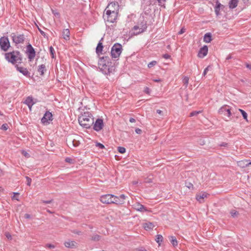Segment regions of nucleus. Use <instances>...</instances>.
I'll use <instances>...</instances> for the list:
<instances>
[{
	"instance_id": "nucleus-1",
	"label": "nucleus",
	"mask_w": 251,
	"mask_h": 251,
	"mask_svg": "<svg viewBox=\"0 0 251 251\" xmlns=\"http://www.w3.org/2000/svg\"><path fill=\"white\" fill-rule=\"evenodd\" d=\"M99 68L105 75L112 73L115 71V67L112 65L110 59L108 56L100 57L98 62Z\"/></svg>"
},
{
	"instance_id": "nucleus-2",
	"label": "nucleus",
	"mask_w": 251,
	"mask_h": 251,
	"mask_svg": "<svg viewBox=\"0 0 251 251\" xmlns=\"http://www.w3.org/2000/svg\"><path fill=\"white\" fill-rule=\"evenodd\" d=\"M118 5L116 3H110L107 7L105 13L103 15L104 20L110 23H114L117 17V12L116 10Z\"/></svg>"
},
{
	"instance_id": "nucleus-3",
	"label": "nucleus",
	"mask_w": 251,
	"mask_h": 251,
	"mask_svg": "<svg viewBox=\"0 0 251 251\" xmlns=\"http://www.w3.org/2000/svg\"><path fill=\"white\" fill-rule=\"evenodd\" d=\"M78 122L81 126L86 128H89L94 124V118L91 113L84 112L79 117Z\"/></svg>"
},
{
	"instance_id": "nucleus-4",
	"label": "nucleus",
	"mask_w": 251,
	"mask_h": 251,
	"mask_svg": "<svg viewBox=\"0 0 251 251\" xmlns=\"http://www.w3.org/2000/svg\"><path fill=\"white\" fill-rule=\"evenodd\" d=\"M5 59L8 62L13 65L17 63H21L22 61V57L20 51L14 50L11 52L5 53L4 54Z\"/></svg>"
},
{
	"instance_id": "nucleus-5",
	"label": "nucleus",
	"mask_w": 251,
	"mask_h": 251,
	"mask_svg": "<svg viewBox=\"0 0 251 251\" xmlns=\"http://www.w3.org/2000/svg\"><path fill=\"white\" fill-rule=\"evenodd\" d=\"M122 51V45L118 43L115 44L111 50V55L112 57L115 59L118 58L121 54Z\"/></svg>"
},
{
	"instance_id": "nucleus-6",
	"label": "nucleus",
	"mask_w": 251,
	"mask_h": 251,
	"mask_svg": "<svg viewBox=\"0 0 251 251\" xmlns=\"http://www.w3.org/2000/svg\"><path fill=\"white\" fill-rule=\"evenodd\" d=\"M13 42L16 45L23 44L25 40V36L24 34L12 33L10 35Z\"/></svg>"
},
{
	"instance_id": "nucleus-7",
	"label": "nucleus",
	"mask_w": 251,
	"mask_h": 251,
	"mask_svg": "<svg viewBox=\"0 0 251 251\" xmlns=\"http://www.w3.org/2000/svg\"><path fill=\"white\" fill-rule=\"evenodd\" d=\"M10 47V42L8 37H2L0 38V48L4 51H6Z\"/></svg>"
},
{
	"instance_id": "nucleus-8",
	"label": "nucleus",
	"mask_w": 251,
	"mask_h": 251,
	"mask_svg": "<svg viewBox=\"0 0 251 251\" xmlns=\"http://www.w3.org/2000/svg\"><path fill=\"white\" fill-rule=\"evenodd\" d=\"M26 53L29 60L32 61L34 58L36 53L34 49L30 44L26 46Z\"/></svg>"
},
{
	"instance_id": "nucleus-9",
	"label": "nucleus",
	"mask_w": 251,
	"mask_h": 251,
	"mask_svg": "<svg viewBox=\"0 0 251 251\" xmlns=\"http://www.w3.org/2000/svg\"><path fill=\"white\" fill-rule=\"evenodd\" d=\"M113 195L106 194L101 196L100 200L103 203L110 204L113 202Z\"/></svg>"
},
{
	"instance_id": "nucleus-10",
	"label": "nucleus",
	"mask_w": 251,
	"mask_h": 251,
	"mask_svg": "<svg viewBox=\"0 0 251 251\" xmlns=\"http://www.w3.org/2000/svg\"><path fill=\"white\" fill-rule=\"evenodd\" d=\"M52 120V115L49 111H47L44 115L43 117L41 119L42 123L44 125L49 124V121Z\"/></svg>"
},
{
	"instance_id": "nucleus-11",
	"label": "nucleus",
	"mask_w": 251,
	"mask_h": 251,
	"mask_svg": "<svg viewBox=\"0 0 251 251\" xmlns=\"http://www.w3.org/2000/svg\"><path fill=\"white\" fill-rule=\"evenodd\" d=\"M93 125V129L96 131H99L103 127V120L101 119H98L95 122H94Z\"/></svg>"
},
{
	"instance_id": "nucleus-12",
	"label": "nucleus",
	"mask_w": 251,
	"mask_h": 251,
	"mask_svg": "<svg viewBox=\"0 0 251 251\" xmlns=\"http://www.w3.org/2000/svg\"><path fill=\"white\" fill-rule=\"evenodd\" d=\"M126 197L125 195L122 194L119 197L115 196L113 195V201L112 203H115L116 204H122L125 203V200Z\"/></svg>"
},
{
	"instance_id": "nucleus-13",
	"label": "nucleus",
	"mask_w": 251,
	"mask_h": 251,
	"mask_svg": "<svg viewBox=\"0 0 251 251\" xmlns=\"http://www.w3.org/2000/svg\"><path fill=\"white\" fill-rule=\"evenodd\" d=\"M219 113L220 114L224 115L230 117L231 115L230 109L229 108V106L225 105L222 106L219 110Z\"/></svg>"
},
{
	"instance_id": "nucleus-14",
	"label": "nucleus",
	"mask_w": 251,
	"mask_h": 251,
	"mask_svg": "<svg viewBox=\"0 0 251 251\" xmlns=\"http://www.w3.org/2000/svg\"><path fill=\"white\" fill-rule=\"evenodd\" d=\"M147 28L146 24H144L142 25V26L139 28V27L137 25H135L133 28V30H134L133 34L135 35H137L140 33L144 32Z\"/></svg>"
},
{
	"instance_id": "nucleus-15",
	"label": "nucleus",
	"mask_w": 251,
	"mask_h": 251,
	"mask_svg": "<svg viewBox=\"0 0 251 251\" xmlns=\"http://www.w3.org/2000/svg\"><path fill=\"white\" fill-rule=\"evenodd\" d=\"M15 67L16 68V70L18 72H19L21 73H22L25 76H27L29 75L30 73H29V72H28V71L27 70V69L26 68L19 66L17 65H16Z\"/></svg>"
},
{
	"instance_id": "nucleus-16",
	"label": "nucleus",
	"mask_w": 251,
	"mask_h": 251,
	"mask_svg": "<svg viewBox=\"0 0 251 251\" xmlns=\"http://www.w3.org/2000/svg\"><path fill=\"white\" fill-rule=\"evenodd\" d=\"M208 52V48L207 46H204L202 48H201L198 53V56L199 57L203 58L205 56H206Z\"/></svg>"
},
{
	"instance_id": "nucleus-17",
	"label": "nucleus",
	"mask_w": 251,
	"mask_h": 251,
	"mask_svg": "<svg viewBox=\"0 0 251 251\" xmlns=\"http://www.w3.org/2000/svg\"><path fill=\"white\" fill-rule=\"evenodd\" d=\"M208 194L205 192H201L199 194L197 195L196 199L200 202H202L203 199L206 198Z\"/></svg>"
},
{
	"instance_id": "nucleus-18",
	"label": "nucleus",
	"mask_w": 251,
	"mask_h": 251,
	"mask_svg": "<svg viewBox=\"0 0 251 251\" xmlns=\"http://www.w3.org/2000/svg\"><path fill=\"white\" fill-rule=\"evenodd\" d=\"M66 247L70 248H74L76 246V243L74 241L68 240L64 243Z\"/></svg>"
},
{
	"instance_id": "nucleus-19",
	"label": "nucleus",
	"mask_w": 251,
	"mask_h": 251,
	"mask_svg": "<svg viewBox=\"0 0 251 251\" xmlns=\"http://www.w3.org/2000/svg\"><path fill=\"white\" fill-rule=\"evenodd\" d=\"M103 38H102L101 40L100 41L96 48V51L98 55H100V53H101V51L102 50L103 45L102 42H101Z\"/></svg>"
},
{
	"instance_id": "nucleus-20",
	"label": "nucleus",
	"mask_w": 251,
	"mask_h": 251,
	"mask_svg": "<svg viewBox=\"0 0 251 251\" xmlns=\"http://www.w3.org/2000/svg\"><path fill=\"white\" fill-rule=\"evenodd\" d=\"M134 206H135L134 208L138 211H141V212L147 211V209L144 205H143L139 203H137Z\"/></svg>"
},
{
	"instance_id": "nucleus-21",
	"label": "nucleus",
	"mask_w": 251,
	"mask_h": 251,
	"mask_svg": "<svg viewBox=\"0 0 251 251\" xmlns=\"http://www.w3.org/2000/svg\"><path fill=\"white\" fill-rule=\"evenodd\" d=\"M223 5H222L218 1L216 2V5L215 7V12L217 16L220 15V10L221 8H224Z\"/></svg>"
},
{
	"instance_id": "nucleus-22",
	"label": "nucleus",
	"mask_w": 251,
	"mask_h": 251,
	"mask_svg": "<svg viewBox=\"0 0 251 251\" xmlns=\"http://www.w3.org/2000/svg\"><path fill=\"white\" fill-rule=\"evenodd\" d=\"M70 31L68 29H65L63 30L62 36L63 38L66 40L70 39Z\"/></svg>"
},
{
	"instance_id": "nucleus-23",
	"label": "nucleus",
	"mask_w": 251,
	"mask_h": 251,
	"mask_svg": "<svg viewBox=\"0 0 251 251\" xmlns=\"http://www.w3.org/2000/svg\"><path fill=\"white\" fill-rule=\"evenodd\" d=\"M154 226L152 223L148 222L143 224V227L146 230L152 229Z\"/></svg>"
},
{
	"instance_id": "nucleus-24",
	"label": "nucleus",
	"mask_w": 251,
	"mask_h": 251,
	"mask_svg": "<svg viewBox=\"0 0 251 251\" xmlns=\"http://www.w3.org/2000/svg\"><path fill=\"white\" fill-rule=\"evenodd\" d=\"M169 240L171 244L173 245V247H176L177 246V241L176 240V237L173 236H171L169 237Z\"/></svg>"
},
{
	"instance_id": "nucleus-25",
	"label": "nucleus",
	"mask_w": 251,
	"mask_h": 251,
	"mask_svg": "<svg viewBox=\"0 0 251 251\" xmlns=\"http://www.w3.org/2000/svg\"><path fill=\"white\" fill-rule=\"evenodd\" d=\"M239 0H230L229 2V7L230 9H233L237 6Z\"/></svg>"
},
{
	"instance_id": "nucleus-26",
	"label": "nucleus",
	"mask_w": 251,
	"mask_h": 251,
	"mask_svg": "<svg viewBox=\"0 0 251 251\" xmlns=\"http://www.w3.org/2000/svg\"><path fill=\"white\" fill-rule=\"evenodd\" d=\"M46 71L47 69L45 65L42 64L38 67V71L40 73L41 75H43Z\"/></svg>"
},
{
	"instance_id": "nucleus-27",
	"label": "nucleus",
	"mask_w": 251,
	"mask_h": 251,
	"mask_svg": "<svg viewBox=\"0 0 251 251\" xmlns=\"http://www.w3.org/2000/svg\"><path fill=\"white\" fill-rule=\"evenodd\" d=\"M24 103L27 105H33L35 102H33V100L31 97H28L25 100Z\"/></svg>"
},
{
	"instance_id": "nucleus-28",
	"label": "nucleus",
	"mask_w": 251,
	"mask_h": 251,
	"mask_svg": "<svg viewBox=\"0 0 251 251\" xmlns=\"http://www.w3.org/2000/svg\"><path fill=\"white\" fill-rule=\"evenodd\" d=\"M203 40L206 43H210L212 40L211 34L210 33H207L204 36Z\"/></svg>"
},
{
	"instance_id": "nucleus-29",
	"label": "nucleus",
	"mask_w": 251,
	"mask_h": 251,
	"mask_svg": "<svg viewBox=\"0 0 251 251\" xmlns=\"http://www.w3.org/2000/svg\"><path fill=\"white\" fill-rule=\"evenodd\" d=\"M70 144H72L73 147H77L80 144V142L78 139H74L73 140L69 141Z\"/></svg>"
},
{
	"instance_id": "nucleus-30",
	"label": "nucleus",
	"mask_w": 251,
	"mask_h": 251,
	"mask_svg": "<svg viewBox=\"0 0 251 251\" xmlns=\"http://www.w3.org/2000/svg\"><path fill=\"white\" fill-rule=\"evenodd\" d=\"M163 237L161 235L158 234L156 236L155 241L157 243L159 244V245L160 244V242H161L163 241Z\"/></svg>"
},
{
	"instance_id": "nucleus-31",
	"label": "nucleus",
	"mask_w": 251,
	"mask_h": 251,
	"mask_svg": "<svg viewBox=\"0 0 251 251\" xmlns=\"http://www.w3.org/2000/svg\"><path fill=\"white\" fill-rule=\"evenodd\" d=\"M189 78L187 76H185L183 79V83L184 85L185 86V87L186 88L188 86V84L189 83Z\"/></svg>"
},
{
	"instance_id": "nucleus-32",
	"label": "nucleus",
	"mask_w": 251,
	"mask_h": 251,
	"mask_svg": "<svg viewBox=\"0 0 251 251\" xmlns=\"http://www.w3.org/2000/svg\"><path fill=\"white\" fill-rule=\"evenodd\" d=\"M100 239V236L98 234H94L92 236V240L95 241H99Z\"/></svg>"
},
{
	"instance_id": "nucleus-33",
	"label": "nucleus",
	"mask_w": 251,
	"mask_h": 251,
	"mask_svg": "<svg viewBox=\"0 0 251 251\" xmlns=\"http://www.w3.org/2000/svg\"><path fill=\"white\" fill-rule=\"evenodd\" d=\"M230 213L233 218H235L239 215V212L235 211V210H231Z\"/></svg>"
},
{
	"instance_id": "nucleus-34",
	"label": "nucleus",
	"mask_w": 251,
	"mask_h": 251,
	"mask_svg": "<svg viewBox=\"0 0 251 251\" xmlns=\"http://www.w3.org/2000/svg\"><path fill=\"white\" fill-rule=\"evenodd\" d=\"M239 111L241 112L244 119L245 120H246V121H247L248 115H247V113L245 111H244L243 110L241 109H239Z\"/></svg>"
},
{
	"instance_id": "nucleus-35",
	"label": "nucleus",
	"mask_w": 251,
	"mask_h": 251,
	"mask_svg": "<svg viewBox=\"0 0 251 251\" xmlns=\"http://www.w3.org/2000/svg\"><path fill=\"white\" fill-rule=\"evenodd\" d=\"M152 176H149V177H148L147 178H146L145 180V183H151L152 182Z\"/></svg>"
},
{
	"instance_id": "nucleus-36",
	"label": "nucleus",
	"mask_w": 251,
	"mask_h": 251,
	"mask_svg": "<svg viewBox=\"0 0 251 251\" xmlns=\"http://www.w3.org/2000/svg\"><path fill=\"white\" fill-rule=\"evenodd\" d=\"M118 150L119 152L121 153H123L126 152V149L124 147H119L118 148Z\"/></svg>"
},
{
	"instance_id": "nucleus-37",
	"label": "nucleus",
	"mask_w": 251,
	"mask_h": 251,
	"mask_svg": "<svg viewBox=\"0 0 251 251\" xmlns=\"http://www.w3.org/2000/svg\"><path fill=\"white\" fill-rule=\"evenodd\" d=\"M156 63H157L156 61H152L148 64V66L149 68H151L153 66H154V65H155L156 64Z\"/></svg>"
},
{
	"instance_id": "nucleus-38",
	"label": "nucleus",
	"mask_w": 251,
	"mask_h": 251,
	"mask_svg": "<svg viewBox=\"0 0 251 251\" xmlns=\"http://www.w3.org/2000/svg\"><path fill=\"white\" fill-rule=\"evenodd\" d=\"M65 161L66 162H68V163H69L70 164H73L74 163V161L73 159L70 158V157H67L66 159H65Z\"/></svg>"
},
{
	"instance_id": "nucleus-39",
	"label": "nucleus",
	"mask_w": 251,
	"mask_h": 251,
	"mask_svg": "<svg viewBox=\"0 0 251 251\" xmlns=\"http://www.w3.org/2000/svg\"><path fill=\"white\" fill-rule=\"evenodd\" d=\"M200 113V111H193L190 114V117H193V116H196L198 114H199Z\"/></svg>"
},
{
	"instance_id": "nucleus-40",
	"label": "nucleus",
	"mask_w": 251,
	"mask_h": 251,
	"mask_svg": "<svg viewBox=\"0 0 251 251\" xmlns=\"http://www.w3.org/2000/svg\"><path fill=\"white\" fill-rule=\"evenodd\" d=\"M50 54L52 55V57L53 58L54 57V53L55 52V51H54V49L51 46L50 47Z\"/></svg>"
},
{
	"instance_id": "nucleus-41",
	"label": "nucleus",
	"mask_w": 251,
	"mask_h": 251,
	"mask_svg": "<svg viewBox=\"0 0 251 251\" xmlns=\"http://www.w3.org/2000/svg\"><path fill=\"white\" fill-rule=\"evenodd\" d=\"M96 147H97L101 149L104 148V145L100 143H97L96 144Z\"/></svg>"
},
{
	"instance_id": "nucleus-42",
	"label": "nucleus",
	"mask_w": 251,
	"mask_h": 251,
	"mask_svg": "<svg viewBox=\"0 0 251 251\" xmlns=\"http://www.w3.org/2000/svg\"><path fill=\"white\" fill-rule=\"evenodd\" d=\"M25 178L27 181V185L28 186H30L31 185V181H32L31 179L27 176H25Z\"/></svg>"
},
{
	"instance_id": "nucleus-43",
	"label": "nucleus",
	"mask_w": 251,
	"mask_h": 251,
	"mask_svg": "<svg viewBox=\"0 0 251 251\" xmlns=\"http://www.w3.org/2000/svg\"><path fill=\"white\" fill-rule=\"evenodd\" d=\"M210 68V66H207L204 70L203 73V75L205 76L207 74V72L209 71V69Z\"/></svg>"
},
{
	"instance_id": "nucleus-44",
	"label": "nucleus",
	"mask_w": 251,
	"mask_h": 251,
	"mask_svg": "<svg viewBox=\"0 0 251 251\" xmlns=\"http://www.w3.org/2000/svg\"><path fill=\"white\" fill-rule=\"evenodd\" d=\"M150 91H151V90L148 87H146L145 88L144 92L146 94H150Z\"/></svg>"
},
{
	"instance_id": "nucleus-45",
	"label": "nucleus",
	"mask_w": 251,
	"mask_h": 251,
	"mask_svg": "<svg viewBox=\"0 0 251 251\" xmlns=\"http://www.w3.org/2000/svg\"><path fill=\"white\" fill-rule=\"evenodd\" d=\"M185 30H186V29L184 27H183L178 32V34H183V33H184L185 32Z\"/></svg>"
},
{
	"instance_id": "nucleus-46",
	"label": "nucleus",
	"mask_w": 251,
	"mask_h": 251,
	"mask_svg": "<svg viewBox=\"0 0 251 251\" xmlns=\"http://www.w3.org/2000/svg\"><path fill=\"white\" fill-rule=\"evenodd\" d=\"M186 186L188 188H189V189H190L191 188H192L193 187V184L190 182H189V183L186 182Z\"/></svg>"
},
{
	"instance_id": "nucleus-47",
	"label": "nucleus",
	"mask_w": 251,
	"mask_h": 251,
	"mask_svg": "<svg viewBox=\"0 0 251 251\" xmlns=\"http://www.w3.org/2000/svg\"><path fill=\"white\" fill-rule=\"evenodd\" d=\"M38 30H39V32H40V33L42 35H43L44 37H45L46 36V33L44 31L42 30L39 28H38Z\"/></svg>"
},
{
	"instance_id": "nucleus-48",
	"label": "nucleus",
	"mask_w": 251,
	"mask_h": 251,
	"mask_svg": "<svg viewBox=\"0 0 251 251\" xmlns=\"http://www.w3.org/2000/svg\"><path fill=\"white\" fill-rule=\"evenodd\" d=\"M159 5H161L162 4H164L166 2V0H157Z\"/></svg>"
},
{
	"instance_id": "nucleus-49",
	"label": "nucleus",
	"mask_w": 251,
	"mask_h": 251,
	"mask_svg": "<svg viewBox=\"0 0 251 251\" xmlns=\"http://www.w3.org/2000/svg\"><path fill=\"white\" fill-rule=\"evenodd\" d=\"M163 57L167 59L171 57V56L168 54H165L163 55Z\"/></svg>"
},
{
	"instance_id": "nucleus-50",
	"label": "nucleus",
	"mask_w": 251,
	"mask_h": 251,
	"mask_svg": "<svg viewBox=\"0 0 251 251\" xmlns=\"http://www.w3.org/2000/svg\"><path fill=\"white\" fill-rule=\"evenodd\" d=\"M5 236L8 239H11L12 238V236L9 233L6 232L5 233Z\"/></svg>"
},
{
	"instance_id": "nucleus-51",
	"label": "nucleus",
	"mask_w": 251,
	"mask_h": 251,
	"mask_svg": "<svg viewBox=\"0 0 251 251\" xmlns=\"http://www.w3.org/2000/svg\"><path fill=\"white\" fill-rule=\"evenodd\" d=\"M46 247L50 249H53L55 248V246L52 244H47Z\"/></svg>"
},
{
	"instance_id": "nucleus-52",
	"label": "nucleus",
	"mask_w": 251,
	"mask_h": 251,
	"mask_svg": "<svg viewBox=\"0 0 251 251\" xmlns=\"http://www.w3.org/2000/svg\"><path fill=\"white\" fill-rule=\"evenodd\" d=\"M1 128L4 130H6L7 129V124H3L1 126Z\"/></svg>"
},
{
	"instance_id": "nucleus-53",
	"label": "nucleus",
	"mask_w": 251,
	"mask_h": 251,
	"mask_svg": "<svg viewBox=\"0 0 251 251\" xmlns=\"http://www.w3.org/2000/svg\"><path fill=\"white\" fill-rule=\"evenodd\" d=\"M135 132L137 134H141L142 132V130L139 128H136Z\"/></svg>"
},
{
	"instance_id": "nucleus-54",
	"label": "nucleus",
	"mask_w": 251,
	"mask_h": 251,
	"mask_svg": "<svg viewBox=\"0 0 251 251\" xmlns=\"http://www.w3.org/2000/svg\"><path fill=\"white\" fill-rule=\"evenodd\" d=\"M52 201V200H49V201H42V202L44 203H46V204H48V203H51Z\"/></svg>"
},
{
	"instance_id": "nucleus-55",
	"label": "nucleus",
	"mask_w": 251,
	"mask_h": 251,
	"mask_svg": "<svg viewBox=\"0 0 251 251\" xmlns=\"http://www.w3.org/2000/svg\"><path fill=\"white\" fill-rule=\"evenodd\" d=\"M129 122L131 123H135L136 122V120L133 118H130L129 119Z\"/></svg>"
},
{
	"instance_id": "nucleus-56",
	"label": "nucleus",
	"mask_w": 251,
	"mask_h": 251,
	"mask_svg": "<svg viewBox=\"0 0 251 251\" xmlns=\"http://www.w3.org/2000/svg\"><path fill=\"white\" fill-rule=\"evenodd\" d=\"M156 112L160 115H163V112L161 110H157Z\"/></svg>"
},
{
	"instance_id": "nucleus-57",
	"label": "nucleus",
	"mask_w": 251,
	"mask_h": 251,
	"mask_svg": "<svg viewBox=\"0 0 251 251\" xmlns=\"http://www.w3.org/2000/svg\"><path fill=\"white\" fill-rule=\"evenodd\" d=\"M246 66L247 68L251 70V64H246Z\"/></svg>"
},
{
	"instance_id": "nucleus-58",
	"label": "nucleus",
	"mask_w": 251,
	"mask_h": 251,
	"mask_svg": "<svg viewBox=\"0 0 251 251\" xmlns=\"http://www.w3.org/2000/svg\"><path fill=\"white\" fill-rule=\"evenodd\" d=\"M25 217L26 218V219H29L30 218V215L28 214H25Z\"/></svg>"
},
{
	"instance_id": "nucleus-59",
	"label": "nucleus",
	"mask_w": 251,
	"mask_h": 251,
	"mask_svg": "<svg viewBox=\"0 0 251 251\" xmlns=\"http://www.w3.org/2000/svg\"><path fill=\"white\" fill-rule=\"evenodd\" d=\"M74 233L79 235L81 234V231L78 230H74Z\"/></svg>"
},
{
	"instance_id": "nucleus-60",
	"label": "nucleus",
	"mask_w": 251,
	"mask_h": 251,
	"mask_svg": "<svg viewBox=\"0 0 251 251\" xmlns=\"http://www.w3.org/2000/svg\"><path fill=\"white\" fill-rule=\"evenodd\" d=\"M153 81L154 82H159L161 81V79H153Z\"/></svg>"
},
{
	"instance_id": "nucleus-61",
	"label": "nucleus",
	"mask_w": 251,
	"mask_h": 251,
	"mask_svg": "<svg viewBox=\"0 0 251 251\" xmlns=\"http://www.w3.org/2000/svg\"><path fill=\"white\" fill-rule=\"evenodd\" d=\"M132 183H133V184L136 185V184H138V181H134L132 182Z\"/></svg>"
},
{
	"instance_id": "nucleus-62",
	"label": "nucleus",
	"mask_w": 251,
	"mask_h": 251,
	"mask_svg": "<svg viewBox=\"0 0 251 251\" xmlns=\"http://www.w3.org/2000/svg\"><path fill=\"white\" fill-rule=\"evenodd\" d=\"M33 106V105H27V106L28 107L29 110L31 111V108H32V106Z\"/></svg>"
},
{
	"instance_id": "nucleus-63",
	"label": "nucleus",
	"mask_w": 251,
	"mask_h": 251,
	"mask_svg": "<svg viewBox=\"0 0 251 251\" xmlns=\"http://www.w3.org/2000/svg\"><path fill=\"white\" fill-rule=\"evenodd\" d=\"M244 3L248 2L249 0H242Z\"/></svg>"
},
{
	"instance_id": "nucleus-64",
	"label": "nucleus",
	"mask_w": 251,
	"mask_h": 251,
	"mask_svg": "<svg viewBox=\"0 0 251 251\" xmlns=\"http://www.w3.org/2000/svg\"><path fill=\"white\" fill-rule=\"evenodd\" d=\"M230 58H231V56L228 55L227 57H226V59H229Z\"/></svg>"
}]
</instances>
